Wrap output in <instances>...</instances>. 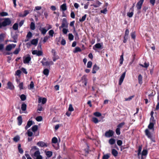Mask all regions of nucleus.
Segmentation results:
<instances>
[{
  "instance_id": "49530a36",
  "label": "nucleus",
  "mask_w": 159,
  "mask_h": 159,
  "mask_svg": "<svg viewBox=\"0 0 159 159\" xmlns=\"http://www.w3.org/2000/svg\"><path fill=\"white\" fill-rule=\"evenodd\" d=\"M48 33L49 35L51 37H52L53 36V35L54 34V32L53 30H51L49 31Z\"/></svg>"
},
{
  "instance_id": "ddd939ff",
  "label": "nucleus",
  "mask_w": 159,
  "mask_h": 159,
  "mask_svg": "<svg viewBox=\"0 0 159 159\" xmlns=\"http://www.w3.org/2000/svg\"><path fill=\"white\" fill-rule=\"evenodd\" d=\"M44 152L47 157L48 158L51 157L52 155V152L51 151H46L45 150Z\"/></svg>"
},
{
  "instance_id": "c756f323",
  "label": "nucleus",
  "mask_w": 159,
  "mask_h": 159,
  "mask_svg": "<svg viewBox=\"0 0 159 159\" xmlns=\"http://www.w3.org/2000/svg\"><path fill=\"white\" fill-rule=\"evenodd\" d=\"M37 129L38 126L37 125H34L32 127V130L34 132L36 131Z\"/></svg>"
},
{
  "instance_id": "412c9836",
  "label": "nucleus",
  "mask_w": 159,
  "mask_h": 159,
  "mask_svg": "<svg viewBox=\"0 0 159 159\" xmlns=\"http://www.w3.org/2000/svg\"><path fill=\"white\" fill-rule=\"evenodd\" d=\"M60 8L61 9L62 11H65L67 9V7L66 3H64L61 6Z\"/></svg>"
},
{
  "instance_id": "a211bd4d",
  "label": "nucleus",
  "mask_w": 159,
  "mask_h": 159,
  "mask_svg": "<svg viewBox=\"0 0 159 159\" xmlns=\"http://www.w3.org/2000/svg\"><path fill=\"white\" fill-rule=\"evenodd\" d=\"M46 58H43L41 61V63L43 66H49V63L48 61H45Z\"/></svg>"
},
{
  "instance_id": "6ab92c4d",
  "label": "nucleus",
  "mask_w": 159,
  "mask_h": 159,
  "mask_svg": "<svg viewBox=\"0 0 159 159\" xmlns=\"http://www.w3.org/2000/svg\"><path fill=\"white\" fill-rule=\"evenodd\" d=\"M29 13V11L25 10L24 11V14L23 15L21 14H20L19 15V16L20 17H24L25 16Z\"/></svg>"
},
{
  "instance_id": "09e8293b",
  "label": "nucleus",
  "mask_w": 159,
  "mask_h": 159,
  "mask_svg": "<svg viewBox=\"0 0 159 159\" xmlns=\"http://www.w3.org/2000/svg\"><path fill=\"white\" fill-rule=\"evenodd\" d=\"M93 115L97 117H100L101 116V114L99 112H96L94 113Z\"/></svg>"
},
{
  "instance_id": "6e6d98bb",
  "label": "nucleus",
  "mask_w": 159,
  "mask_h": 159,
  "mask_svg": "<svg viewBox=\"0 0 159 159\" xmlns=\"http://www.w3.org/2000/svg\"><path fill=\"white\" fill-rule=\"evenodd\" d=\"M86 17V15L85 14L83 16H82L81 19H80V22L84 21L85 20Z\"/></svg>"
},
{
  "instance_id": "13d9d810",
  "label": "nucleus",
  "mask_w": 159,
  "mask_h": 159,
  "mask_svg": "<svg viewBox=\"0 0 159 159\" xmlns=\"http://www.w3.org/2000/svg\"><path fill=\"white\" fill-rule=\"evenodd\" d=\"M4 39V35L3 34H0V43L2 42Z\"/></svg>"
},
{
  "instance_id": "37998d69",
  "label": "nucleus",
  "mask_w": 159,
  "mask_h": 159,
  "mask_svg": "<svg viewBox=\"0 0 159 159\" xmlns=\"http://www.w3.org/2000/svg\"><path fill=\"white\" fill-rule=\"evenodd\" d=\"M52 142L54 143H56L57 142V138L54 137L52 138Z\"/></svg>"
},
{
  "instance_id": "9d476101",
  "label": "nucleus",
  "mask_w": 159,
  "mask_h": 159,
  "mask_svg": "<svg viewBox=\"0 0 159 159\" xmlns=\"http://www.w3.org/2000/svg\"><path fill=\"white\" fill-rule=\"evenodd\" d=\"M23 62L25 64H28L29 63V62L31 60V57L30 56L26 57H24L23 58Z\"/></svg>"
},
{
  "instance_id": "2eb2a0df",
  "label": "nucleus",
  "mask_w": 159,
  "mask_h": 159,
  "mask_svg": "<svg viewBox=\"0 0 159 159\" xmlns=\"http://www.w3.org/2000/svg\"><path fill=\"white\" fill-rule=\"evenodd\" d=\"M99 69L98 66H97L96 64H95L93 66L92 70V73L93 74H95L96 73V71L98 70Z\"/></svg>"
},
{
  "instance_id": "e433bc0d",
  "label": "nucleus",
  "mask_w": 159,
  "mask_h": 159,
  "mask_svg": "<svg viewBox=\"0 0 159 159\" xmlns=\"http://www.w3.org/2000/svg\"><path fill=\"white\" fill-rule=\"evenodd\" d=\"M49 71L48 69H45L43 71V73L44 75H48L49 74Z\"/></svg>"
},
{
  "instance_id": "cd10ccee",
  "label": "nucleus",
  "mask_w": 159,
  "mask_h": 159,
  "mask_svg": "<svg viewBox=\"0 0 159 159\" xmlns=\"http://www.w3.org/2000/svg\"><path fill=\"white\" fill-rule=\"evenodd\" d=\"M124 61L123 58V53L122 55L120 56V65H121L123 64V62Z\"/></svg>"
},
{
  "instance_id": "a19ab883",
  "label": "nucleus",
  "mask_w": 159,
  "mask_h": 159,
  "mask_svg": "<svg viewBox=\"0 0 159 159\" xmlns=\"http://www.w3.org/2000/svg\"><path fill=\"white\" fill-rule=\"evenodd\" d=\"M68 38L70 40H72L73 39L74 36L72 34L70 33L69 34Z\"/></svg>"
},
{
  "instance_id": "dca6fc26",
  "label": "nucleus",
  "mask_w": 159,
  "mask_h": 159,
  "mask_svg": "<svg viewBox=\"0 0 159 159\" xmlns=\"http://www.w3.org/2000/svg\"><path fill=\"white\" fill-rule=\"evenodd\" d=\"M39 30L41 31V33L43 35L45 34L48 31L47 30L44 28L40 27L39 29Z\"/></svg>"
},
{
  "instance_id": "0e129e2a",
  "label": "nucleus",
  "mask_w": 159,
  "mask_h": 159,
  "mask_svg": "<svg viewBox=\"0 0 159 159\" xmlns=\"http://www.w3.org/2000/svg\"><path fill=\"white\" fill-rule=\"evenodd\" d=\"M134 96H130L128 98H125V101H130L132 99L134 98Z\"/></svg>"
},
{
  "instance_id": "58836bf2",
  "label": "nucleus",
  "mask_w": 159,
  "mask_h": 159,
  "mask_svg": "<svg viewBox=\"0 0 159 159\" xmlns=\"http://www.w3.org/2000/svg\"><path fill=\"white\" fill-rule=\"evenodd\" d=\"M62 32L64 34H66L69 32V30L68 29L64 28L62 30Z\"/></svg>"
},
{
  "instance_id": "774afa93",
  "label": "nucleus",
  "mask_w": 159,
  "mask_h": 159,
  "mask_svg": "<svg viewBox=\"0 0 159 159\" xmlns=\"http://www.w3.org/2000/svg\"><path fill=\"white\" fill-rule=\"evenodd\" d=\"M53 61H55L57 60L59 58V57L57 56H53Z\"/></svg>"
},
{
  "instance_id": "72a5a7b5",
  "label": "nucleus",
  "mask_w": 159,
  "mask_h": 159,
  "mask_svg": "<svg viewBox=\"0 0 159 159\" xmlns=\"http://www.w3.org/2000/svg\"><path fill=\"white\" fill-rule=\"evenodd\" d=\"M18 149L19 152L20 153H22L23 151V149L21 148V145L20 144H18Z\"/></svg>"
},
{
  "instance_id": "f704fd0d",
  "label": "nucleus",
  "mask_w": 159,
  "mask_h": 159,
  "mask_svg": "<svg viewBox=\"0 0 159 159\" xmlns=\"http://www.w3.org/2000/svg\"><path fill=\"white\" fill-rule=\"evenodd\" d=\"M30 28L32 30H34L35 29V24L33 22H31L30 24Z\"/></svg>"
},
{
  "instance_id": "5701e85b",
  "label": "nucleus",
  "mask_w": 159,
  "mask_h": 159,
  "mask_svg": "<svg viewBox=\"0 0 159 159\" xmlns=\"http://www.w3.org/2000/svg\"><path fill=\"white\" fill-rule=\"evenodd\" d=\"M38 42V39H33L31 41V43L35 45H36Z\"/></svg>"
},
{
  "instance_id": "c85d7f7f",
  "label": "nucleus",
  "mask_w": 159,
  "mask_h": 159,
  "mask_svg": "<svg viewBox=\"0 0 159 159\" xmlns=\"http://www.w3.org/2000/svg\"><path fill=\"white\" fill-rule=\"evenodd\" d=\"M145 132L146 135L147 136L148 138H150L151 137V134L148 129H147L145 130Z\"/></svg>"
},
{
  "instance_id": "603ef678",
  "label": "nucleus",
  "mask_w": 159,
  "mask_h": 159,
  "mask_svg": "<svg viewBox=\"0 0 159 159\" xmlns=\"http://www.w3.org/2000/svg\"><path fill=\"white\" fill-rule=\"evenodd\" d=\"M20 98L22 101H24L26 99V97L24 94H22L20 96Z\"/></svg>"
},
{
  "instance_id": "4c0bfd02",
  "label": "nucleus",
  "mask_w": 159,
  "mask_h": 159,
  "mask_svg": "<svg viewBox=\"0 0 159 159\" xmlns=\"http://www.w3.org/2000/svg\"><path fill=\"white\" fill-rule=\"evenodd\" d=\"M27 134H28V135L29 137H31L33 135V133L31 131L30 129H29L28 130Z\"/></svg>"
},
{
  "instance_id": "ea45409f",
  "label": "nucleus",
  "mask_w": 159,
  "mask_h": 159,
  "mask_svg": "<svg viewBox=\"0 0 159 159\" xmlns=\"http://www.w3.org/2000/svg\"><path fill=\"white\" fill-rule=\"evenodd\" d=\"M142 149V148L141 147L139 146V149H138V155L139 158L140 157V155H141V151Z\"/></svg>"
},
{
  "instance_id": "de8ad7c7",
  "label": "nucleus",
  "mask_w": 159,
  "mask_h": 159,
  "mask_svg": "<svg viewBox=\"0 0 159 159\" xmlns=\"http://www.w3.org/2000/svg\"><path fill=\"white\" fill-rule=\"evenodd\" d=\"M20 50V48H16L13 52V53L15 54H17L19 53Z\"/></svg>"
},
{
  "instance_id": "7c9ffc66",
  "label": "nucleus",
  "mask_w": 159,
  "mask_h": 159,
  "mask_svg": "<svg viewBox=\"0 0 159 159\" xmlns=\"http://www.w3.org/2000/svg\"><path fill=\"white\" fill-rule=\"evenodd\" d=\"M21 109L23 111H25L26 109V105L25 103H23L21 107Z\"/></svg>"
},
{
  "instance_id": "2f4dec72",
  "label": "nucleus",
  "mask_w": 159,
  "mask_h": 159,
  "mask_svg": "<svg viewBox=\"0 0 159 159\" xmlns=\"http://www.w3.org/2000/svg\"><path fill=\"white\" fill-rule=\"evenodd\" d=\"M20 137L19 136L17 135L14 137L13 138V140L15 142H16L20 140Z\"/></svg>"
},
{
  "instance_id": "f03ea898",
  "label": "nucleus",
  "mask_w": 159,
  "mask_h": 159,
  "mask_svg": "<svg viewBox=\"0 0 159 159\" xmlns=\"http://www.w3.org/2000/svg\"><path fill=\"white\" fill-rule=\"evenodd\" d=\"M37 145L41 148L47 147L48 146V144L43 141H39L37 143Z\"/></svg>"
},
{
  "instance_id": "5fc2aeb1",
  "label": "nucleus",
  "mask_w": 159,
  "mask_h": 159,
  "mask_svg": "<svg viewBox=\"0 0 159 159\" xmlns=\"http://www.w3.org/2000/svg\"><path fill=\"white\" fill-rule=\"evenodd\" d=\"M30 89H32L34 88V82L33 81H31L30 82V83L29 85Z\"/></svg>"
},
{
  "instance_id": "f8f14e48",
  "label": "nucleus",
  "mask_w": 159,
  "mask_h": 159,
  "mask_svg": "<svg viewBox=\"0 0 159 159\" xmlns=\"http://www.w3.org/2000/svg\"><path fill=\"white\" fill-rule=\"evenodd\" d=\"M7 85L8 86V89H9L11 90H13L14 89V86L13 85L12 83L11 82H8L7 84Z\"/></svg>"
},
{
  "instance_id": "423d86ee",
  "label": "nucleus",
  "mask_w": 159,
  "mask_h": 159,
  "mask_svg": "<svg viewBox=\"0 0 159 159\" xmlns=\"http://www.w3.org/2000/svg\"><path fill=\"white\" fill-rule=\"evenodd\" d=\"M11 23L10 20L9 18L5 19L4 21L2 23V25L5 26L9 25Z\"/></svg>"
},
{
  "instance_id": "b1692460",
  "label": "nucleus",
  "mask_w": 159,
  "mask_h": 159,
  "mask_svg": "<svg viewBox=\"0 0 159 159\" xmlns=\"http://www.w3.org/2000/svg\"><path fill=\"white\" fill-rule=\"evenodd\" d=\"M112 153L115 157H116L118 155V152L115 149H112Z\"/></svg>"
},
{
  "instance_id": "20e7f679",
  "label": "nucleus",
  "mask_w": 159,
  "mask_h": 159,
  "mask_svg": "<svg viewBox=\"0 0 159 159\" xmlns=\"http://www.w3.org/2000/svg\"><path fill=\"white\" fill-rule=\"evenodd\" d=\"M16 46L15 44H9L6 47V50L8 51H10L12 48H15Z\"/></svg>"
},
{
  "instance_id": "8fccbe9b",
  "label": "nucleus",
  "mask_w": 159,
  "mask_h": 159,
  "mask_svg": "<svg viewBox=\"0 0 159 159\" xmlns=\"http://www.w3.org/2000/svg\"><path fill=\"white\" fill-rule=\"evenodd\" d=\"M68 110L69 111H72L74 110V109L73 107L72 104H70L69 106Z\"/></svg>"
},
{
  "instance_id": "393cba45",
  "label": "nucleus",
  "mask_w": 159,
  "mask_h": 159,
  "mask_svg": "<svg viewBox=\"0 0 159 159\" xmlns=\"http://www.w3.org/2000/svg\"><path fill=\"white\" fill-rule=\"evenodd\" d=\"M142 76L140 74L138 76V80L139 84H142Z\"/></svg>"
},
{
  "instance_id": "1a4fd4ad",
  "label": "nucleus",
  "mask_w": 159,
  "mask_h": 159,
  "mask_svg": "<svg viewBox=\"0 0 159 159\" xmlns=\"http://www.w3.org/2000/svg\"><path fill=\"white\" fill-rule=\"evenodd\" d=\"M61 25L64 28H67L68 24L66 18H63L62 20Z\"/></svg>"
},
{
  "instance_id": "6e6552de",
  "label": "nucleus",
  "mask_w": 159,
  "mask_h": 159,
  "mask_svg": "<svg viewBox=\"0 0 159 159\" xmlns=\"http://www.w3.org/2000/svg\"><path fill=\"white\" fill-rule=\"evenodd\" d=\"M125 75V72H124L120 76L119 80V84L121 85L123 82Z\"/></svg>"
},
{
  "instance_id": "4d7b16f0",
  "label": "nucleus",
  "mask_w": 159,
  "mask_h": 159,
  "mask_svg": "<svg viewBox=\"0 0 159 159\" xmlns=\"http://www.w3.org/2000/svg\"><path fill=\"white\" fill-rule=\"evenodd\" d=\"M18 24L17 23L15 24L13 26V29H14L15 30H16L18 29Z\"/></svg>"
},
{
  "instance_id": "bf43d9fd",
  "label": "nucleus",
  "mask_w": 159,
  "mask_h": 159,
  "mask_svg": "<svg viewBox=\"0 0 159 159\" xmlns=\"http://www.w3.org/2000/svg\"><path fill=\"white\" fill-rule=\"evenodd\" d=\"M92 64V63L91 61H89L88 62L87 65V67L89 68H90L91 67Z\"/></svg>"
},
{
  "instance_id": "f3484780",
  "label": "nucleus",
  "mask_w": 159,
  "mask_h": 159,
  "mask_svg": "<svg viewBox=\"0 0 159 159\" xmlns=\"http://www.w3.org/2000/svg\"><path fill=\"white\" fill-rule=\"evenodd\" d=\"M33 124V121L32 120H30L28 121L27 124L25 127V129H27L29 128Z\"/></svg>"
},
{
  "instance_id": "7ed1b4c3",
  "label": "nucleus",
  "mask_w": 159,
  "mask_h": 159,
  "mask_svg": "<svg viewBox=\"0 0 159 159\" xmlns=\"http://www.w3.org/2000/svg\"><path fill=\"white\" fill-rule=\"evenodd\" d=\"M114 132L111 130H109L107 131L105 133V136L108 138H109L113 136L114 134Z\"/></svg>"
},
{
  "instance_id": "aec40b11",
  "label": "nucleus",
  "mask_w": 159,
  "mask_h": 159,
  "mask_svg": "<svg viewBox=\"0 0 159 159\" xmlns=\"http://www.w3.org/2000/svg\"><path fill=\"white\" fill-rule=\"evenodd\" d=\"M82 80H83V83L84 86H86L87 84V80L85 76H84L82 77Z\"/></svg>"
},
{
  "instance_id": "338daca9",
  "label": "nucleus",
  "mask_w": 159,
  "mask_h": 159,
  "mask_svg": "<svg viewBox=\"0 0 159 159\" xmlns=\"http://www.w3.org/2000/svg\"><path fill=\"white\" fill-rule=\"evenodd\" d=\"M120 129H119V128H117L116 129V132L117 135H119L120 134Z\"/></svg>"
},
{
  "instance_id": "c9c22d12",
  "label": "nucleus",
  "mask_w": 159,
  "mask_h": 159,
  "mask_svg": "<svg viewBox=\"0 0 159 159\" xmlns=\"http://www.w3.org/2000/svg\"><path fill=\"white\" fill-rule=\"evenodd\" d=\"M81 49L78 47H76L75 48V50L73 51L74 53H76L78 52H81Z\"/></svg>"
},
{
  "instance_id": "864d4df0",
  "label": "nucleus",
  "mask_w": 159,
  "mask_h": 159,
  "mask_svg": "<svg viewBox=\"0 0 159 159\" xmlns=\"http://www.w3.org/2000/svg\"><path fill=\"white\" fill-rule=\"evenodd\" d=\"M124 124L125 123L124 122H122L120 123L117 125V128H119V129H120L123 127V126L124 125Z\"/></svg>"
},
{
  "instance_id": "39448f33",
  "label": "nucleus",
  "mask_w": 159,
  "mask_h": 159,
  "mask_svg": "<svg viewBox=\"0 0 159 159\" xmlns=\"http://www.w3.org/2000/svg\"><path fill=\"white\" fill-rule=\"evenodd\" d=\"M32 53L33 55H36L37 56H39L43 55V53L41 50H34L33 51Z\"/></svg>"
},
{
  "instance_id": "69168bd1",
  "label": "nucleus",
  "mask_w": 159,
  "mask_h": 159,
  "mask_svg": "<svg viewBox=\"0 0 159 159\" xmlns=\"http://www.w3.org/2000/svg\"><path fill=\"white\" fill-rule=\"evenodd\" d=\"M19 87L20 90L23 89V83L22 82L20 83L19 85Z\"/></svg>"
},
{
  "instance_id": "f257e3e1",
  "label": "nucleus",
  "mask_w": 159,
  "mask_h": 159,
  "mask_svg": "<svg viewBox=\"0 0 159 159\" xmlns=\"http://www.w3.org/2000/svg\"><path fill=\"white\" fill-rule=\"evenodd\" d=\"M34 157L35 159H43L42 156L40 155L39 151H36L34 153Z\"/></svg>"
},
{
  "instance_id": "0eeeda50",
  "label": "nucleus",
  "mask_w": 159,
  "mask_h": 159,
  "mask_svg": "<svg viewBox=\"0 0 159 159\" xmlns=\"http://www.w3.org/2000/svg\"><path fill=\"white\" fill-rule=\"evenodd\" d=\"M144 0H140V1L138 2L136 4V7L137 10H139L141 9Z\"/></svg>"
},
{
  "instance_id": "c03bdc74",
  "label": "nucleus",
  "mask_w": 159,
  "mask_h": 159,
  "mask_svg": "<svg viewBox=\"0 0 159 159\" xmlns=\"http://www.w3.org/2000/svg\"><path fill=\"white\" fill-rule=\"evenodd\" d=\"M92 121L96 124L98 123L99 122L98 119L96 117H93L92 119Z\"/></svg>"
},
{
  "instance_id": "4be33fe9",
  "label": "nucleus",
  "mask_w": 159,
  "mask_h": 159,
  "mask_svg": "<svg viewBox=\"0 0 159 159\" xmlns=\"http://www.w3.org/2000/svg\"><path fill=\"white\" fill-rule=\"evenodd\" d=\"M17 120L18 121V125H20L22 123V118L21 116H19L17 118Z\"/></svg>"
},
{
  "instance_id": "e2e57ef3",
  "label": "nucleus",
  "mask_w": 159,
  "mask_h": 159,
  "mask_svg": "<svg viewBox=\"0 0 159 159\" xmlns=\"http://www.w3.org/2000/svg\"><path fill=\"white\" fill-rule=\"evenodd\" d=\"M36 119L38 121H40L42 120V117L41 116H39L36 118Z\"/></svg>"
},
{
  "instance_id": "052dcab7",
  "label": "nucleus",
  "mask_w": 159,
  "mask_h": 159,
  "mask_svg": "<svg viewBox=\"0 0 159 159\" xmlns=\"http://www.w3.org/2000/svg\"><path fill=\"white\" fill-rule=\"evenodd\" d=\"M32 33L30 32H29L26 36L27 38L30 39L32 37Z\"/></svg>"
},
{
  "instance_id": "a18cd8bd",
  "label": "nucleus",
  "mask_w": 159,
  "mask_h": 159,
  "mask_svg": "<svg viewBox=\"0 0 159 159\" xmlns=\"http://www.w3.org/2000/svg\"><path fill=\"white\" fill-rule=\"evenodd\" d=\"M140 65L143 67L147 68L149 66V64L148 63L145 62L144 65L141 64Z\"/></svg>"
},
{
  "instance_id": "680f3d73",
  "label": "nucleus",
  "mask_w": 159,
  "mask_h": 159,
  "mask_svg": "<svg viewBox=\"0 0 159 159\" xmlns=\"http://www.w3.org/2000/svg\"><path fill=\"white\" fill-rule=\"evenodd\" d=\"M109 157V155L108 154H107L103 155L102 157V159H108Z\"/></svg>"
},
{
  "instance_id": "a878e982",
  "label": "nucleus",
  "mask_w": 159,
  "mask_h": 159,
  "mask_svg": "<svg viewBox=\"0 0 159 159\" xmlns=\"http://www.w3.org/2000/svg\"><path fill=\"white\" fill-rule=\"evenodd\" d=\"M116 142L115 140L114 139H111L109 140V143L111 145H113Z\"/></svg>"
},
{
  "instance_id": "4468645a",
  "label": "nucleus",
  "mask_w": 159,
  "mask_h": 159,
  "mask_svg": "<svg viewBox=\"0 0 159 159\" xmlns=\"http://www.w3.org/2000/svg\"><path fill=\"white\" fill-rule=\"evenodd\" d=\"M47 101V99L45 98H39L38 100V102L39 103L42 102V104H44Z\"/></svg>"
},
{
  "instance_id": "9b49d317",
  "label": "nucleus",
  "mask_w": 159,
  "mask_h": 159,
  "mask_svg": "<svg viewBox=\"0 0 159 159\" xmlns=\"http://www.w3.org/2000/svg\"><path fill=\"white\" fill-rule=\"evenodd\" d=\"M102 43H98L95 44L93 47V49L96 50V48L101 49L102 46Z\"/></svg>"
},
{
  "instance_id": "473e14b6",
  "label": "nucleus",
  "mask_w": 159,
  "mask_h": 159,
  "mask_svg": "<svg viewBox=\"0 0 159 159\" xmlns=\"http://www.w3.org/2000/svg\"><path fill=\"white\" fill-rule=\"evenodd\" d=\"M147 154V151L146 150H144L143 151L142 154H141V156H145Z\"/></svg>"
},
{
  "instance_id": "bb28decb",
  "label": "nucleus",
  "mask_w": 159,
  "mask_h": 159,
  "mask_svg": "<svg viewBox=\"0 0 159 159\" xmlns=\"http://www.w3.org/2000/svg\"><path fill=\"white\" fill-rule=\"evenodd\" d=\"M155 123L154 122H150L148 126V128L150 129H153L154 125Z\"/></svg>"
},
{
  "instance_id": "79ce46f5",
  "label": "nucleus",
  "mask_w": 159,
  "mask_h": 159,
  "mask_svg": "<svg viewBox=\"0 0 159 159\" xmlns=\"http://www.w3.org/2000/svg\"><path fill=\"white\" fill-rule=\"evenodd\" d=\"M36 150V151H39V149L36 146H34L32 147L31 152L32 151Z\"/></svg>"
},
{
  "instance_id": "3c124183",
  "label": "nucleus",
  "mask_w": 159,
  "mask_h": 159,
  "mask_svg": "<svg viewBox=\"0 0 159 159\" xmlns=\"http://www.w3.org/2000/svg\"><path fill=\"white\" fill-rule=\"evenodd\" d=\"M0 15L1 16H7L8 15L7 13L5 12H3L0 13Z\"/></svg>"
}]
</instances>
